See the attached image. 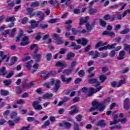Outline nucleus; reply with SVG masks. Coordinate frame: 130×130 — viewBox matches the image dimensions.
Here are the masks:
<instances>
[{"label":"nucleus","instance_id":"nucleus-1","mask_svg":"<svg viewBox=\"0 0 130 130\" xmlns=\"http://www.w3.org/2000/svg\"><path fill=\"white\" fill-rule=\"evenodd\" d=\"M55 83V87H54V91L55 92H57L59 87H60V80H55L54 79L51 80L50 83H46L44 84V87L49 89V88L51 87V86L54 85Z\"/></svg>","mask_w":130,"mask_h":130},{"label":"nucleus","instance_id":"nucleus-2","mask_svg":"<svg viewBox=\"0 0 130 130\" xmlns=\"http://www.w3.org/2000/svg\"><path fill=\"white\" fill-rule=\"evenodd\" d=\"M91 104L94 107H92L89 109L90 112H92V111L96 110V109H98L99 111L102 112V111H104V109H105V106L102 105V104H100L98 102H92Z\"/></svg>","mask_w":130,"mask_h":130},{"label":"nucleus","instance_id":"nucleus-3","mask_svg":"<svg viewBox=\"0 0 130 130\" xmlns=\"http://www.w3.org/2000/svg\"><path fill=\"white\" fill-rule=\"evenodd\" d=\"M103 88L102 86H99L96 89L93 88H88L87 87H83L82 90L81 92H83L84 93H87V92H89L88 96L90 97V96H92L94 93H97V92H99L100 90H101Z\"/></svg>","mask_w":130,"mask_h":130},{"label":"nucleus","instance_id":"nucleus-4","mask_svg":"<svg viewBox=\"0 0 130 130\" xmlns=\"http://www.w3.org/2000/svg\"><path fill=\"white\" fill-rule=\"evenodd\" d=\"M24 30L22 29L19 30V35L16 38V41H20V39L22 38L23 42H25V41H28L29 40V38L24 35Z\"/></svg>","mask_w":130,"mask_h":130},{"label":"nucleus","instance_id":"nucleus-5","mask_svg":"<svg viewBox=\"0 0 130 130\" xmlns=\"http://www.w3.org/2000/svg\"><path fill=\"white\" fill-rule=\"evenodd\" d=\"M41 101H42V100H41V97H39L38 98V100L33 102L32 106L36 110H41V109H42V106H41V105H39Z\"/></svg>","mask_w":130,"mask_h":130},{"label":"nucleus","instance_id":"nucleus-6","mask_svg":"<svg viewBox=\"0 0 130 130\" xmlns=\"http://www.w3.org/2000/svg\"><path fill=\"white\" fill-rule=\"evenodd\" d=\"M77 42L78 44H82V45L85 46L87 45V43L89 42V41L86 38H83L79 40H77Z\"/></svg>","mask_w":130,"mask_h":130},{"label":"nucleus","instance_id":"nucleus-7","mask_svg":"<svg viewBox=\"0 0 130 130\" xmlns=\"http://www.w3.org/2000/svg\"><path fill=\"white\" fill-rule=\"evenodd\" d=\"M61 79L63 83H67V84H69L72 81V78H66L64 75H62L61 76Z\"/></svg>","mask_w":130,"mask_h":130},{"label":"nucleus","instance_id":"nucleus-8","mask_svg":"<svg viewBox=\"0 0 130 130\" xmlns=\"http://www.w3.org/2000/svg\"><path fill=\"white\" fill-rule=\"evenodd\" d=\"M117 122H121V123L124 124V123H125V122H126V118H122L121 119L117 120V121H113V122H111L110 123V125H112V124H116L117 123Z\"/></svg>","mask_w":130,"mask_h":130},{"label":"nucleus","instance_id":"nucleus-9","mask_svg":"<svg viewBox=\"0 0 130 130\" xmlns=\"http://www.w3.org/2000/svg\"><path fill=\"white\" fill-rule=\"evenodd\" d=\"M0 56L2 57V59H6L7 62H8L10 59V56L9 55H4L3 51H0Z\"/></svg>","mask_w":130,"mask_h":130},{"label":"nucleus","instance_id":"nucleus-10","mask_svg":"<svg viewBox=\"0 0 130 130\" xmlns=\"http://www.w3.org/2000/svg\"><path fill=\"white\" fill-rule=\"evenodd\" d=\"M88 83H89V84H96L95 87H97L98 86H100V82H99L98 80H97V79H89L88 81Z\"/></svg>","mask_w":130,"mask_h":130},{"label":"nucleus","instance_id":"nucleus-11","mask_svg":"<svg viewBox=\"0 0 130 130\" xmlns=\"http://www.w3.org/2000/svg\"><path fill=\"white\" fill-rule=\"evenodd\" d=\"M98 126H100L101 127H105L106 126V122L103 119H101L97 123Z\"/></svg>","mask_w":130,"mask_h":130},{"label":"nucleus","instance_id":"nucleus-12","mask_svg":"<svg viewBox=\"0 0 130 130\" xmlns=\"http://www.w3.org/2000/svg\"><path fill=\"white\" fill-rule=\"evenodd\" d=\"M115 46H116V44L114 43L112 45H108L106 46L103 47V50H107V49H113V48H115Z\"/></svg>","mask_w":130,"mask_h":130},{"label":"nucleus","instance_id":"nucleus-13","mask_svg":"<svg viewBox=\"0 0 130 130\" xmlns=\"http://www.w3.org/2000/svg\"><path fill=\"white\" fill-rule=\"evenodd\" d=\"M103 35H108L110 37H114L115 34L112 31H104L103 32Z\"/></svg>","mask_w":130,"mask_h":130},{"label":"nucleus","instance_id":"nucleus-14","mask_svg":"<svg viewBox=\"0 0 130 130\" xmlns=\"http://www.w3.org/2000/svg\"><path fill=\"white\" fill-rule=\"evenodd\" d=\"M71 108H75L73 111H71L69 112V114L71 115H73V114H75V113H77L79 111V108L76 107V105H73L71 107Z\"/></svg>","mask_w":130,"mask_h":130},{"label":"nucleus","instance_id":"nucleus-15","mask_svg":"<svg viewBox=\"0 0 130 130\" xmlns=\"http://www.w3.org/2000/svg\"><path fill=\"white\" fill-rule=\"evenodd\" d=\"M7 4L8 5L7 8L9 9H12L15 6V2L12 1V0H7Z\"/></svg>","mask_w":130,"mask_h":130},{"label":"nucleus","instance_id":"nucleus-16","mask_svg":"<svg viewBox=\"0 0 130 130\" xmlns=\"http://www.w3.org/2000/svg\"><path fill=\"white\" fill-rule=\"evenodd\" d=\"M89 19H90V17H89V16H86L84 19L83 18H81L80 19V25H83V24H84V23H87V22H88V20H89Z\"/></svg>","mask_w":130,"mask_h":130},{"label":"nucleus","instance_id":"nucleus-17","mask_svg":"<svg viewBox=\"0 0 130 130\" xmlns=\"http://www.w3.org/2000/svg\"><path fill=\"white\" fill-rule=\"evenodd\" d=\"M18 60V58L16 56H14L11 58L10 63L8 64V66H13V64H15L16 63V62Z\"/></svg>","mask_w":130,"mask_h":130},{"label":"nucleus","instance_id":"nucleus-18","mask_svg":"<svg viewBox=\"0 0 130 130\" xmlns=\"http://www.w3.org/2000/svg\"><path fill=\"white\" fill-rule=\"evenodd\" d=\"M49 77V73L46 71H43L42 74V77L43 80H46Z\"/></svg>","mask_w":130,"mask_h":130},{"label":"nucleus","instance_id":"nucleus-19","mask_svg":"<svg viewBox=\"0 0 130 130\" xmlns=\"http://www.w3.org/2000/svg\"><path fill=\"white\" fill-rule=\"evenodd\" d=\"M30 23L31 26V29H35L38 26V23L35 20H31Z\"/></svg>","mask_w":130,"mask_h":130},{"label":"nucleus","instance_id":"nucleus-20","mask_svg":"<svg viewBox=\"0 0 130 130\" xmlns=\"http://www.w3.org/2000/svg\"><path fill=\"white\" fill-rule=\"evenodd\" d=\"M124 55H125V52H124V51H120L119 54V56L117 58L118 60L123 59V56H124Z\"/></svg>","mask_w":130,"mask_h":130},{"label":"nucleus","instance_id":"nucleus-21","mask_svg":"<svg viewBox=\"0 0 130 130\" xmlns=\"http://www.w3.org/2000/svg\"><path fill=\"white\" fill-rule=\"evenodd\" d=\"M89 55H92V56H93V58H97V57H98V55H99V52L98 51L94 52L92 51L89 52Z\"/></svg>","mask_w":130,"mask_h":130},{"label":"nucleus","instance_id":"nucleus-22","mask_svg":"<svg viewBox=\"0 0 130 130\" xmlns=\"http://www.w3.org/2000/svg\"><path fill=\"white\" fill-rule=\"evenodd\" d=\"M73 57H75V54L73 52L68 53L67 55L66 59L67 60H71Z\"/></svg>","mask_w":130,"mask_h":130},{"label":"nucleus","instance_id":"nucleus-23","mask_svg":"<svg viewBox=\"0 0 130 130\" xmlns=\"http://www.w3.org/2000/svg\"><path fill=\"white\" fill-rule=\"evenodd\" d=\"M53 97L52 93H46L43 96V99H50Z\"/></svg>","mask_w":130,"mask_h":130},{"label":"nucleus","instance_id":"nucleus-24","mask_svg":"<svg viewBox=\"0 0 130 130\" xmlns=\"http://www.w3.org/2000/svg\"><path fill=\"white\" fill-rule=\"evenodd\" d=\"M56 66L57 67H61L62 68H67V67H68V64L67 63L59 61L56 63Z\"/></svg>","mask_w":130,"mask_h":130},{"label":"nucleus","instance_id":"nucleus-25","mask_svg":"<svg viewBox=\"0 0 130 130\" xmlns=\"http://www.w3.org/2000/svg\"><path fill=\"white\" fill-rule=\"evenodd\" d=\"M107 43H103V42H99L95 45V48H98L101 47V46H104V45H107Z\"/></svg>","mask_w":130,"mask_h":130},{"label":"nucleus","instance_id":"nucleus-26","mask_svg":"<svg viewBox=\"0 0 130 130\" xmlns=\"http://www.w3.org/2000/svg\"><path fill=\"white\" fill-rule=\"evenodd\" d=\"M97 12H98L97 9L91 8L89 9V10L88 11V14L89 15H95V14H96V13H97Z\"/></svg>","mask_w":130,"mask_h":130},{"label":"nucleus","instance_id":"nucleus-27","mask_svg":"<svg viewBox=\"0 0 130 130\" xmlns=\"http://www.w3.org/2000/svg\"><path fill=\"white\" fill-rule=\"evenodd\" d=\"M32 62H33V60H31L25 64V68H26L27 70H30L31 67H32Z\"/></svg>","mask_w":130,"mask_h":130},{"label":"nucleus","instance_id":"nucleus-28","mask_svg":"<svg viewBox=\"0 0 130 130\" xmlns=\"http://www.w3.org/2000/svg\"><path fill=\"white\" fill-rule=\"evenodd\" d=\"M125 79L120 80L117 84V87L119 88V87H121L122 85L125 84Z\"/></svg>","mask_w":130,"mask_h":130},{"label":"nucleus","instance_id":"nucleus-29","mask_svg":"<svg viewBox=\"0 0 130 130\" xmlns=\"http://www.w3.org/2000/svg\"><path fill=\"white\" fill-rule=\"evenodd\" d=\"M30 48L31 50H33V49H34V48H36V50L35 51V53L38 52V49H37L38 46L36 44H34L31 45L30 46Z\"/></svg>","mask_w":130,"mask_h":130},{"label":"nucleus","instance_id":"nucleus-30","mask_svg":"<svg viewBox=\"0 0 130 130\" xmlns=\"http://www.w3.org/2000/svg\"><path fill=\"white\" fill-rule=\"evenodd\" d=\"M1 75L5 76L7 74V70H6L5 67H3L0 69Z\"/></svg>","mask_w":130,"mask_h":130},{"label":"nucleus","instance_id":"nucleus-31","mask_svg":"<svg viewBox=\"0 0 130 130\" xmlns=\"http://www.w3.org/2000/svg\"><path fill=\"white\" fill-rule=\"evenodd\" d=\"M107 79V77L104 75H102L100 76V80L102 83H104L105 80Z\"/></svg>","mask_w":130,"mask_h":130},{"label":"nucleus","instance_id":"nucleus-32","mask_svg":"<svg viewBox=\"0 0 130 130\" xmlns=\"http://www.w3.org/2000/svg\"><path fill=\"white\" fill-rule=\"evenodd\" d=\"M71 46L73 47V49H80V48H81V46L77 45V44L74 42L72 43V44L71 45Z\"/></svg>","mask_w":130,"mask_h":130},{"label":"nucleus","instance_id":"nucleus-33","mask_svg":"<svg viewBox=\"0 0 130 130\" xmlns=\"http://www.w3.org/2000/svg\"><path fill=\"white\" fill-rule=\"evenodd\" d=\"M32 86L33 85L31 84L25 83L23 85V88H24V89H30L32 88Z\"/></svg>","mask_w":130,"mask_h":130},{"label":"nucleus","instance_id":"nucleus-34","mask_svg":"<svg viewBox=\"0 0 130 130\" xmlns=\"http://www.w3.org/2000/svg\"><path fill=\"white\" fill-rule=\"evenodd\" d=\"M100 25L102 26V27H106V22L102 19H100Z\"/></svg>","mask_w":130,"mask_h":130},{"label":"nucleus","instance_id":"nucleus-35","mask_svg":"<svg viewBox=\"0 0 130 130\" xmlns=\"http://www.w3.org/2000/svg\"><path fill=\"white\" fill-rule=\"evenodd\" d=\"M73 68H71L69 70L65 69L63 71V74H66L67 75H70L73 71Z\"/></svg>","mask_w":130,"mask_h":130},{"label":"nucleus","instance_id":"nucleus-36","mask_svg":"<svg viewBox=\"0 0 130 130\" xmlns=\"http://www.w3.org/2000/svg\"><path fill=\"white\" fill-rule=\"evenodd\" d=\"M9 94V92L8 91V90H1V95H2V96H8Z\"/></svg>","mask_w":130,"mask_h":130},{"label":"nucleus","instance_id":"nucleus-37","mask_svg":"<svg viewBox=\"0 0 130 130\" xmlns=\"http://www.w3.org/2000/svg\"><path fill=\"white\" fill-rule=\"evenodd\" d=\"M16 32H17V28H14L13 29H12L10 35V37H14Z\"/></svg>","mask_w":130,"mask_h":130},{"label":"nucleus","instance_id":"nucleus-38","mask_svg":"<svg viewBox=\"0 0 130 130\" xmlns=\"http://www.w3.org/2000/svg\"><path fill=\"white\" fill-rule=\"evenodd\" d=\"M53 37L55 40L57 41L60 40V39H61V37H59V35L56 34H54L53 35Z\"/></svg>","mask_w":130,"mask_h":130},{"label":"nucleus","instance_id":"nucleus-39","mask_svg":"<svg viewBox=\"0 0 130 130\" xmlns=\"http://www.w3.org/2000/svg\"><path fill=\"white\" fill-rule=\"evenodd\" d=\"M13 21H16L15 17H8L6 19V22H13Z\"/></svg>","mask_w":130,"mask_h":130},{"label":"nucleus","instance_id":"nucleus-40","mask_svg":"<svg viewBox=\"0 0 130 130\" xmlns=\"http://www.w3.org/2000/svg\"><path fill=\"white\" fill-rule=\"evenodd\" d=\"M17 115H18L17 112L13 111L11 114V117L12 119H15L17 117Z\"/></svg>","mask_w":130,"mask_h":130},{"label":"nucleus","instance_id":"nucleus-41","mask_svg":"<svg viewBox=\"0 0 130 130\" xmlns=\"http://www.w3.org/2000/svg\"><path fill=\"white\" fill-rule=\"evenodd\" d=\"M39 2H38V1H36V2L32 3L30 5L31 8H36V7H39Z\"/></svg>","mask_w":130,"mask_h":130},{"label":"nucleus","instance_id":"nucleus-42","mask_svg":"<svg viewBox=\"0 0 130 130\" xmlns=\"http://www.w3.org/2000/svg\"><path fill=\"white\" fill-rule=\"evenodd\" d=\"M5 86H10L11 85V83H12V80L11 79L6 80L3 82Z\"/></svg>","mask_w":130,"mask_h":130},{"label":"nucleus","instance_id":"nucleus-43","mask_svg":"<svg viewBox=\"0 0 130 130\" xmlns=\"http://www.w3.org/2000/svg\"><path fill=\"white\" fill-rule=\"evenodd\" d=\"M50 5H53L54 7H56V6H58V2L55 0V1L53 2L52 0L50 1Z\"/></svg>","mask_w":130,"mask_h":130},{"label":"nucleus","instance_id":"nucleus-44","mask_svg":"<svg viewBox=\"0 0 130 130\" xmlns=\"http://www.w3.org/2000/svg\"><path fill=\"white\" fill-rule=\"evenodd\" d=\"M63 124L65 125L66 128H70L72 125L70 122L65 121H63Z\"/></svg>","mask_w":130,"mask_h":130},{"label":"nucleus","instance_id":"nucleus-45","mask_svg":"<svg viewBox=\"0 0 130 130\" xmlns=\"http://www.w3.org/2000/svg\"><path fill=\"white\" fill-rule=\"evenodd\" d=\"M14 76V72L11 71L10 73H9L6 76V78L7 79H10V78H12Z\"/></svg>","mask_w":130,"mask_h":130},{"label":"nucleus","instance_id":"nucleus-46","mask_svg":"<svg viewBox=\"0 0 130 130\" xmlns=\"http://www.w3.org/2000/svg\"><path fill=\"white\" fill-rule=\"evenodd\" d=\"M128 32H129V29L126 28L125 29H124V30L121 31L120 32V34H123V35L127 34V33H128Z\"/></svg>","mask_w":130,"mask_h":130},{"label":"nucleus","instance_id":"nucleus-47","mask_svg":"<svg viewBox=\"0 0 130 130\" xmlns=\"http://www.w3.org/2000/svg\"><path fill=\"white\" fill-rule=\"evenodd\" d=\"M38 16H39L42 20L44 19V14H43L42 12H37Z\"/></svg>","mask_w":130,"mask_h":130},{"label":"nucleus","instance_id":"nucleus-48","mask_svg":"<svg viewBox=\"0 0 130 130\" xmlns=\"http://www.w3.org/2000/svg\"><path fill=\"white\" fill-rule=\"evenodd\" d=\"M86 28L87 29V32H91V30H92V26H91V25H89V24H86Z\"/></svg>","mask_w":130,"mask_h":130},{"label":"nucleus","instance_id":"nucleus-49","mask_svg":"<svg viewBox=\"0 0 130 130\" xmlns=\"http://www.w3.org/2000/svg\"><path fill=\"white\" fill-rule=\"evenodd\" d=\"M27 22H28V18H27V17H24L21 20V23L23 25H25V24H26V23H27Z\"/></svg>","mask_w":130,"mask_h":130},{"label":"nucleus","instance_id":"nucleus-50","mask_svg":"<svg viewBox=\"0 0 130 130\" xmlns=\"http://www.w3.org/2000/svg\"><path fill=\"white\" fill-rule=\"evenodd\" d=\"M51 57H52V55L51 53H49L46 54V59L47 60H50V59H51Z\"/></svg>","mask_w":130,"mask_h":130},{"label":"nucleus","instance_id":"nucleus-51","mask_svg":"<svg viewBox=\"0 0 130 130\" xmlns=\"http://www.w3.org/2000/svg\"><path fill=\"white\" fill-rule=\"evenodd\" d=\"M57 21H58V20L55 18L49 20L48 22H49V23H50L51 24H53V23H55L56 22H57Z\"/></svg>","mask_w":130,"mask_h":130},{"label":"nucleus","instance_id":"nucleus-52","mask_svg":"<svg viewBox=\"0 0 130 130\" xmlns=\"http://www.w3.org/2000/svg\"><path fill=\"white\" fill-rule=\"evenodd\" d=\"M79 77H84L85 76V72H84V70H80L79 72Z\"/></svg>","mask_w":130,"mask_h":130},{"label":"nucleus","instance_id":"nucleus-53","mask_svg":"<svg viewBox=\"0 0 130 130\" xmlns=\"http://www.w3.org/2000/svg\"><path fill=\"white\" fill-rule=\"evenodd\" d=\"M67 52V49L61 48L59 51L60 54H64Z\"/></svg>","mask_w":130,"mask_h":130},{"label":"nucleus","instance_id":"nucleus-54","mask_svg":"<svg viewBox=\"0 0 130 130\" xmlns=\"http://www.w3.org/2000/svg\"><path fill=\"white\" fill-rule=\"evenodd\" d=\"M16 103L17 104H25V102L24 101V100L20 99L19 100H18L16 101Z\"/></svg>","mask_w":130,"mask_h":130},{"label":"nucleus","instance_id":"nucleus-55","mask_svg":"<svg viewBox=\"0 0 130 130\" xmlns=\"http://www.w3.org/2000/svg\"><path fill=\"white\" fill-rule=\"evenodd\" d=\"M74 130H80L79 128V124L77 122H74Z\"/></svg>","mask_w":130,"mask_h":130},{"label":"nucleus","instance_id":"nucleus-56","mask_svg":"<svg viewBox=\"0 0 130 130\" xmlns=\"http://www.w3.org/2000/svg\"><path fill=\"white\" fill-rule=\"evenodd\" d=\"M10 32V29L5 30L3 33L2 35L4 36V37H7V35L9 34Z\"/></svg>","mask_w":130,"mask_h":130},{"label":"nucleus","instance_id":"nucleus-57","mask_svg":"<svg viewBox=\"0 0 130 130\" xmlns=\"http://www.w3.org/2000/svg\"><path fill=\"white\" fill-rule=\"evenodd\" d=\"M34 56H35V58H38V60H37V61H39V60H40V58L41 57V54H35Z\"/></svg>","mask_w":130,"mask_h":130},{"label":"nucleus","instance_id":"nucleus-58","mask_svg":"<svg viewBox=\"0 0 130 130\" xmlns=\"http://www.w3.org/2000/svg\"><path fill=\"white\" fill-rule=\"evenodd\" d=\"M50 124V121L49 120H47L45 123L43 124V127H46V126H48Z\"/></svg>","mask_w":130,"mask_h":130},{"label":"nucleus","instance_id":"nucleus-59","mask_svg":"<svg viewBox=\"0 0 130 130\" xmlns=\"http://www.w3.org/2000/svg\"><path fill=\"white\" fill-rule=\"evenodd\" d=\"M76 66H77V61H72L71 65V69H74V68H75Z\"/></svg>","mask_w":130,"mask_h":130},{"label":"nucleus","instance_id":"nucleus-60","mask_svg":"<svg viewBox=\"0 0 130 130\" xmlns=\"http://www.w3.org/2000/svg\"><path fill=\"white\" fill-rule=\"evenodd\" d=\"M115 54H116L115 51L113 50V51H111V52L109 54V55H110V56H111V57H113L115 56Z\"/></svg>","mask_w":130,"mask_h":130},{"label":"nucleus","instance_id":"nucleus-61","mask_svg":"<svg viewBox=\"0 0 130 130\" xmlns=\"http://www.w3.org/2000/svg\"><path fill=\"white\" fill-rule=\"evenodd\" d=\"M124 47L125 50H130V45L125 44H124Z\"/></svg>","mask_w":130,"mask_h":130},{"label":"nucleus","instance_id":"nucleus-62","mask_svg":"<svg viewBox=\"0 0 130 130\" xmlns=\"http://www.w3.org/2000/svg\"><path fill=\"white\" fill-rule=\"evenodd\" d=\"M81 82H82V79L80 78H77L75 81V83L76 84H79V83H81Z\"/></svg>","mask_w":130,"mask_h":130},{"label":"nucleus","instance_id":"nucleus-63","mask_svg":"<svg viewBox=\"0 0 130 130\" xmlns=\"http://www.w3.org/2000/svg\"><path fill=\"white\" fill-rule=\"evenodd\" d=\"M27 121H34V120H35V118L33 117H28L27 118Z\"/></svg>","mask_w":130,"mask_h":130},{"label":"nucleus","instance_id":"nucleus-64","mask_svg":"<svg viewBox=\"0 0 130 130\" xmlns=\"http://www.w3.org/2000/svg\"><path fill=\"white\" fill-rule=\"evenodd\" d=\"M8 122L10 126H14V125H15V123L11 120H9Z\"/></svg>","mask_w":130,"mask_h":130}]
</instances>
